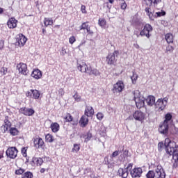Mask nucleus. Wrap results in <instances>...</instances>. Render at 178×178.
Wrapping results in <instances>:
<instances>
[{
	"mask_svg": "<svg viewBox=\"0 0 178 178\" xmlns=\"http://www.w3.org/2000/svg\"><path fill=\"white\" fill-rule=\"evenodd\" d=\"M133 169V163H129L125 165V168H120L118 170V175L121 176L122 178H127L129 176V170H131Z\"/></svg>",
	"mask_w": 178,
	"mask_h": 178,
	"instance_id": "39448f33",
	"label": "nucleus"
},
{
	"mask_svg": "<svg viewBox=\"0 0 178 178\" xmlns=\"http://www.w3.org/2000/svg\"><path fill=\"white\" fill-rule=\"evenodd\" d=\"M126 8H127V4L124 1H122V2L121 3V9L124 10L126 9Z\"/></svg>",
	"mask_w": 178,
	"mask_h": 178,
	"instance_id": "5fc2aeb1",
	"label": "nucleus"
},
{
	"mask_svg": "<svg viewBox=\"0 0 178 178\" xmlns=\"http://www.w3.org/2000/svg\"><path fill=\"white\" fill-rule=\"evenodd\" d=\"M33 162L37 165V166H41L44 162L41 158H34L33 159Z\"/></svg>",
	"mask_w": 178,
	"mask_h": 178,
	"instance_id": "bb28decb",
	"label": "nucleus"
},
{
	"mask_svg": "<svg viewBox=\"0 0 178 178\" xmlns=\"http://www.w3.org/2000/svg\"><path fill=\"white\" fill-rule=\"evenodd\" d=\"M165 40L168 44H172V42H173V35L170 33H167L165 35Z\"/></svg>",
	"mask_w": 178,
	"mask_h": 178,
	"instance_id": "c85d7f7f",
	"label": "nucleus"
},
{
	"mask_svg": "<svg viewBox=\"0 0 178 178\" xmlns=\"http://www.w3.org/2000/svg\"><path fill=\"white\" fill-rule=\"evenodd\" d=\"M81 127H86L88 124V116L83 115L79 121Z\"/></svg>",
	"mask_w": 178,
	"mask_h": 178,
	"instance_id": "4be33fe9",
	"label": "nucleus"
},
{
	"mask_svg": "<svg viewBox=\"0 0 178 178\" xmlns=\"http://www.w3.org/2000/svg\"><path fill=\"white\" fill-rule=\"evenodd\" d=\"M130 173L132 178H140L143 175V169L141 168H135L131 170Z\"/></svg>",
	"mask_w": 178,
	"mask_h": 178,
	"instance_id": "2eb2a0df",
	"label": "nucleus"
},
{
	"mask_svg": "<svg viewBox=\"0 0 178 178\" xmlns=\"http://www.w3.org/2000/svg\"><path fill=\"white\" fill-rule=\"evenodd\" d=\"M168 105V97L159 99L154 104V109L156 112H162Z\"/></svg>",
	"mask_w": 178,
	"mask_h": 178,
	"instance_id": "20e7f679",
	"label": "nucleus"
},
{
	"mask_svg": "<svg viewBox=\"0 0 178 178\" xmlns=\"http://www.w3.org/2000/svg\"><path fill=\"white\" fill-rule=\"evenodd\" d=\"M24 172H26L25 169H23L22 168H19V169L15 170V175H17L18 176H19L20 175H22V176H23Z\"/></svg>",
	"mask_w": 178,
	"mask_h": 178,
	"instance_id": "58836bf2",
	"label": "nucleus"
},
{
	"mask_svg": "<svg viewBox=\"0 0 178 178\" xmlns=\"http://www.w3.org/2000/svg\"><path fill=\"white\" fill-rule=\"evenodd\" d=\"M3 12V9H2V8H0V14L2 13Z\"/></svg>",
	"mask_w": 178,
	"mask_h": 178,
	"instance_id": "69168bd1",
	"label": "nucleus"
},
{
	"mask_svg": "<svg viewBox=\"0 0 178 178\" xmlns=\"http://www.w3.org/2000/svg\"><path fill=\"white\" fill-rule=\"evenodd\" d=\"M133 94L136 107L139 109L140 108H143L145 105V98L141 95L140 90H134Z\"/></svg>",
	"mask_w": 178,
	"mask_h": 178,
	"instance_id": "7ed1b4c3",
	"label": "nucleus"
},
{
	"mask_svg": "<svg viewBox=\"0 0 178 178\" xmlns=\"http://www.w3.org/2000/svg\"><path fill=\"white\" fill-rule=\"evenodd\" d=\"M6 154L8 158H10V159H15V158L17 156V149H16L15 147H9L6 150Z\"/></svg>",
	"mask_w": 178,
	"mask_h": 178,
	"instance_id": "9b49d317",
	"label": "nucleus"
},
{
	"mask_svg": "<svg viewBox=\"0 0 178 178\" xmlns=\"http://www.w3.org/2000/svg\"><path fill=\"white\" fill-rule=\"evenodd\" d=\"M146 103L149 106H153V105L155 106V97L154 96H148L146 99Z\"/></svg>",
	"mask_w": 178,
	"mask_h": 178,
	"instance_id": "b1692460",
	"label": "nucleus"
},
{
	"mask_svg": "<svg viewBox=\"0 0 178 178\" xmlns=\"http://www.w3.org/2000/svg\"><path fill=\"white\" fill-rule=\"evenodd\" d=\"M81 138H85V142L88 143V141H90V140H91V138H92V134L90 132H88L86 135L85 136H81Z\"/></svg>",
	"mask_w": 178,
	"mask_h": 178,
	"instance_id": "7c9ffc66",
	"label": "nucleus"
},
{
	"mask_svg": "<svg viewBox=\"0 0 178 178\" xmlns=\"http://www.w3.org/2000/svg\"><path fill=\"white\" fill-rule=\"evenodd\" d=\"M99 132L100 136H105V134H106V128H105L104 125H102L100 127Z\"/></svg>",
	"mask_w": 178,
	"mask_h": 178,
	"instance_id": "e433bc0d",
	"label": "nucleus"
},
{
	"mask_svg": "<svg viewBox=\"0 0 178 178\" xmlns=\"http://www.w3.org/2000/svg\"><path fill=\"white\" fill-rule=\"evenodd\" d=\"M26 42L27 38L23 34L20 33L18 35H17L15 42L16 45H18L19 47H24V44H26Z\"/></svg>",
	"mask_w": 178,
	"mask_h": 178,
	"instance_id": "ddd939ff",
	"label": "nucleus"
},
{
	"mask_svg": "<svg viewBox=\"0 0 178 178\" xmlns=\"http://www.w3.org/2000/svg\"><path fill=\"white\" fill-rule=\"evenodd\" d=\"M83 44H86V41L81 42L79 44V47H81V45H83Z\"/></svg>",
	"mask_w": 178,
	"mask_h": 178,
	"instance_id": "e2e57ef3",
	"label": "nucleus"
},
{
	"mask_svg": "<svg viewBox=\"0 0 178 178\" xmlns=\"http://www.w3.org/2000/svg\"><path fill=\"white\" fill-rule=\"evenodd\" d=\"M45 172V169L44 168H42L40 170V173H44Z\"/></svg>",
	"mask_w": 178,
	"mask_h": 178,
	"instance_id": "0e129e2a",
	"label": "nucleus"
},
{
	"mask_svg": "<svg viewBox=\"0 0 178 178\" xmlns=\"http://www.w3.org/2000/svg\"><path fill=\"white\" fill-rule=\"evenodd\" d=\"M119 55L118 51H115L113 53L109 54L106 57V62L108 65H115L116 62V56Z\"/></svg>",
	"mask_w": 178,
	"mask_h": 178,
	"instance_id": "1a4fd4ad",
	"label": "nucleus"
},
{
	"mask_svg": "<svg viewBox=\"0 0 178 178\" xmlns=\"http://www.w3.org/2000/svg\"><path fill=\"white\" fill-rule=\"evenodd\" d=\"M22 178H33V173L31 172H26L22 175Z\"/></svg>",
	"mask_w": 178,
	"mask_h": 178,
	"instance_id": "a18cd8bd",
	"label": "nucleus"
},
{
	"mask_svg": "<svg viewBox=\"0 0 178 178\" xmlns=\"http://www.w3.org/2000/svg\"><path fill=\"white\" fill-rule=\"evenodd\" d=\"M145 12L147 13V15L149 16V19H151V20H154V14L152 13V12H151V8L148 7L146 8Z\"/></svg>",
	"mask_w": 178,
	"mask_h": 178,
	"instance_id": "72a5a7b5",
	"label": "nucleus"
},
{
	"mask_svg": "<svg viewBox=\"0 0 178 178\" xmlns=\"http://www.w3.org/2000/svg\"><path fill=\"white\" fill-rule=\"evenodd\" d=\"M108 2H110V3H113V0H108Z\"/></svg>",
	"mask_w": 178,
	"mask_h": 178,
	"instance_id": "338daca9",
	"label": "nucleus"
},
{
	"mask_svg": "<svg viewBox=\"0 0 178 178\" xmlns=\"http://www.w3.org/2000/svg\"><path fill=\"white\" fill-rule=\"evenodd\" d=\"M132 22L134 23V24H135L136 26H140V24H141V21L140 20V19H138L137 17V16H134L132 20Z\"/></svg>",
	"mask_w": 178,
	"mask_h": 178,
	"instance_id": "f704fd0d",
	"label": "nucleus"
},
{
	"mask_svg": "<svg viewBox=\"0 0 178 178\" xmlns=\"http://www.w3.org/2000/svg\"><path fill=\"white\" fill-rule=\"evenodd\" d=\"M32 91H33V90H31L30 91L26 92V97H31V95H33Z\"/></svg>",
	"mask_w": 178,
	"mask_h": 178,
	"instance_id": "bf43d9fd",
	"label": "nucleus"
},
{
	"mask_svg": "<svg viewBox=\"0 0 178 178\" xmlns=\"http://www.w3.org/2000/svg\"><path fill=\"white\" fill-rule=\"evenodd\" d=\"M94 115V108L91 106H87L85 109V115L91 118Z\"/></svg>",
	"mask_w": 178,
	"mask_h": 178,
	"instance_id": "5701e85b",
	"label": "nucleus"
},
{
	"mask_svg": "<svg viewBox=\"0 0 178 178\" xmlns=\"http://www.w3.org/2000/svg\"><path fill=\"white\" fill-rule=\"evenodd\" d=\"M7 26L9 29H16L17 27V20L13 17L10 18L7 22Z\"/></svg>",
	"mask_w": 178,
	"mask_h": 178,
	"instance_id": "aec40b11",
	"label": "nucleus"
},
{
	"mask_svg": "<svg viewBox=\"0 0 178 178\" xmlns=\"http://www.w3.org/2000/svg\"><path fill=\"white\" fill-rule=\"evenodd\" d=\"M32 95L35 99L40 98V92L37 90H32Z\"/></svg>",
	"mask_w": 178,
	"mask_h": 178,
	"instance_id": "473e14b6",
	"label": "nucleus"
},
{
	"mask_svg": "<svg viewBox=\"0 0 178 178\" xmlns=\"http://www.w3.org/2000/svg\"><path fill=\"white\" fill-rule=\"evenodd\" d=\"M137 79H138V74L133 72V75L131 76L132 84H136V83H137Z\"/></svg>",
	"mask_w": 178,
	"mask_h": 178,
	"instance_id": "c9c22d12",
	"label": "nucleus"
},
{
	"mask_svg": "<svg viewBox=\"0 0 178 178\" xmlns=\"http://www.w3.org/2000/svg\"><path fill=\"white\" fill-rule=\"evenodd\" d=\"M50 127L53 133H58V131H59L60 126L58 122L51 123Z\"/></svg>",
	"mask_w": 178,
	"mask_h": 178,
	"instance_id": "393cba45",
	"label": "nucleus"
},
{
	"mask_svg": "<svg viewBox=\"0 0 178 178\" xmlns=\"http://www.w3.org/2000/svg\"><path fill=\"white\" fill-rule=\"evenodd\" d=\"M147 178H165L166 177V174L165 170L162 168V166L158 165L156 169V172L152 170H149L146 175Z\"/></svg>",
	"mask_w": 178,
	"mask_h": 178,
	"instance_id": "f03ea898",
	"label": "nucleus"
},
{
	"mask_svg": "<svg viewBox=\"0 0 178 178\" xmlns=\"http://www.w3.org/2000/svg\"><path fill=\"white\" fill-rule=\"evenodd\" d=\"M10 131V134H11V136H17V134H19V130H17V129L15 128V127H11L9 130Z\"/></svg>",
	"mask_w": 178,
	"mask_h": 178,
	"instance_id": "2f4dec72",
	"label": "nucleus"
},
{
	"mask_svg": "<svg viewBox=\"0 0 178 178\" xmlns=\"http://www.w3.org/2000/svg\"><path fill=\"white\" fill-rule=\"evenodd\" d=\"M45 139H46V141L47 143H53V141H54V136H52V135L48 134L46 135Z\"/></svg>",
	"mask_w": 178,
	"mask_h": 178,
	"instance_id": "4c0bfd02",
	"label": "nucleus"
},
{
	"mask_svg": "<svg viewBox=\"0 0 178 178\" xmlns=\"http://www.w3.org/2000/svg\"><path fill=\"white\" fill-rule=\"evenodd\" d=\"M76 67L81 73H88V70L91 67H88L87 64L83 61H77Z\"/></svg>",
	"mask_w": 178,
	"mask_h": 178,
	"instance_id": "9d476101",
	"label": "nucleus"
},
{
	"mask_svg": "<svg viewBox=\"0 0 178 178\" xmlns=\"http://www.w3.org/2000/svg\"><path fill=\"white\" fill-rule=\"evenodd\" d=\"M88 74H93L94 76H99V71L97 70V69H91L89 68V70H88Z\"/></svg>",
	"mask_w": 178,
	"mask_h": 178,
	"instance_id": "a878e982",
	"label": "nucleus"
},
{
	"mask_svg": "<svg viewBox=\"0 0 178 178\" xmlns=\"http://www.w3.org/2000/svg\"><path fill=\"white\" fill-rule=\"evenodd\" d=\"M97 118L99 120H102V119H104V114H102V113H98L97 114Z\"/></svg>",
	"mask_w": 178,
	"mask_h": 178,
	"instance_id": "864d4df0",
	"label": "nucleus"
},
{
	"mask_svg": "<svg viewBox=\"0 0 178 178\" xmlns=\"http://www.w3.org/2000/svg\"><path fill=\"white\" fill-rule=\"evenodd\" d=\"M12 123L9 122L8 118L6 117L4 120V124L1 127V131L6 133L9 129H10Z\"/></svg>",
	"mask_w": 178,
	"mask_h": 178,
	"instance_id": "f3484780",
	"label": "nucleus"
},
{
	"mask_svg": "<svg viewBox=\"0 0 178 178\" xmlns=\"http://www.w3.org/2000/svg\"><path fill=\"white\" fill-rule=\"evenodd\" d=\"M69 42L70 44H74V42H76V37L74 36H71L69 38Z\"/></svg>",
	"mask_w": 178,
	"mask_h": 178,
	"instance_id": "3c124183",
	"label": "nucleus"
},
{
	"mask_svg": "<svg viewBox=\"0 0 178 178\" xmlns=\"http://www.w3.org/2000/svg\"><path fill=\"white\" fill-rule=\"evenodd\" d=\"M106 22L105 21V19H99V26H101V27H104V26H105Z\"/></svg>",
	"mask_w": 178,
	"mask_h": 178,
	"instance_id": "8fccbe9b",
	"label": "nucleus"
},
{
	"mask_svg": "<svg viewBox=\"0 0 178 178\" xmlns=\"http://www.w3.org/2000/svg\"><path fill=\"white\" fill-rule=\"evenodd\" d=\"M44 24L46 27H48V26H52V24H54V21L51 18H44Z\"/></svg>",
	"mask_w": 178,
	"mask_h": 178,
	"instance_id": "cd10ccee",
	"label": "nucleus"
},
{
	"mask_svg": "<svg viewBox=\"0 0 178 178\" xmlns=\"http://www.w3.org/2000/svg\"><path fill=\"white\" fill-rule=\"evenodd\" d=\"M129 156V150H124L122 154L120 155V161H124Z\"/></svg>",
	"mask_w": 178,
	"mask_h": 178,
	"instance_id": "c756f323",
	"label": "nucleus"
},
{
	"mask_svg": "<svg viewBox=\"0 0 178 178\" xmlns=\"http://www.w3.org/2000/svg\"><path fill=\"white\" fill-rule=\"evenodd\" d=\"M164 146L165 147L167 154L172 155V159L175 161V162H177L178 161V146L176 145V143L172 141L170 138H166L164 144L162 142L159 143V151H162Z\"/></svg>",
	"mask_w": 178,
	"mask_h": 178,
	"instance_id": "f257e3e1",
	"label": "nucleus"
},
{
	"mask_svg": "<svg viewBox=\"0 0 178 178\" xmlns=\"http://www.w3.org/2000/svg\"><path fill=\"white\" fill-rule=\"evenodd\" d=\"M31 77H33V79H35L36 80H38L42 77V72L38 69L34 70L31 73Z\"/></svg>",
	"mask_w": 178,
	"mask_h": 178,
	"instance_id": "412c9836",
	"label": "nucleus"
},
{
	"mask_svg": "<svg viewBox=\"0 0 178 178\" xmlns=\"http://www.w3.org/2000/svg\"><path fill=\"white\" fill-rule=\"evenodd\" d=\"M119 154H120V152L119 151H115L113 152V154L111 156V158H116V156H118V155H119Z\"/></svg>",
	"mask_w": 178,
	"mask_h": 178,
	"instance_id": "603ef678",
	"label": "nucleus"
},
{
	"mask_svg": "<svg viewBox=\"0 0 178 178\" xmlns=\"http://www.w3.org/2000/svg\"><path fill=\"white\" fill-rule=\"evenodd\" d=\"M79 151H80V145L74 144L72 152H79Z\"/></svg>",
	"mask_w": 178,
	"mask_h": 178,
	"instance_id": "c03bdc74",
	"label": "nucleus"
},
{
	"mask_svg": "<svg viewBox=\"0 0 178 178\" xmlns=\"http://www.w3.org/2000/svg\"><path fill=\"white\" fill-rule=\"evenodd\" d=\"M133 118H134V115H131V116H129V117L127 118V120H133Z\"/></svg>",
	"mask_w": 178,
	"mask_h": 178,
	"instance_id": "680f3d73",
	"label": "nucleus"
},
{
	"mask_svg": "<svg viewBox=\"0 0 178 178\" xmlns=\"http://www.w3.org/2000/svg\"><path fill=\"white\" fill-rule=\"evenodd\" d=\"M124 90V83L122 81H118L116 83L113 85V92H122Z\"/></svg>",
	"mask_w": 178,
	"mask_h": 178,
	"instance_id": "f8f14e48",
	"label": "nucleus"
},
{
	"mask_svg": "<svg viewBox=\"0 0 178 178\" xmlns=\"http://www.w3.org/2000/svg\"><path fill=\"white\" fill-rule=\"evenodd\" d=\"M81 12L82 13H87V10H86V6L82 5L81 7Z\"/></svg>",
	"mask_w": 178,
	"mask_h": 178,
	"instance_id": "6e6d98bb",
	"label": "nucleus"
},
{
	"mask_svg": "<svg viewBox=\"0 0 178 178\" xmlns=\"http://www.w3.org/2000/svg\"><path fill=\"white\" fill-rule=\"evenodd\" d=\"M33 144L35 148H42L44 147V140L41 138H36L33 140Z\"/></svg>",
	"mask_w": 178,
	"mask_h": 178,
	"instance_id": "6ab92c4d",
	"label": "nucleus"
},
{
	"mask_svg": "<svg viewBox=\"0 0 178 178\" xmlns=\"http://www.w3.org/2000/svg\"><path fill=\"white\" fill-rule=\"evenodd\" d=\"M145 2L147 6H151V5H153L155 9L159 10L163 8L162 0H145Z\"/></svg>",
	"mask_w": 178,
	"mask_h": 178,
	"instance_id": "423d86ee",
	"label": "nucleus"
},
{
	"mask_svg": "<svg viewBox=\"0 0 178 178\" xmlns=\"http://www.w3.org/2000/svg\"><path fill=\"white\" fill-rule=\"evenodd\" d=\"M159 131L161 134L165 136V137H168L169 138V124L166 122H163L161 124H160L159 128Z\"/></svg>",
	"mask_w": 178,
	"mask_h": 178,
	"instance_id": "0eeeda50",
	"label": "nucleus"
},
{
	"mask_svg": "<svg viewBox=\"0 0 178 178\" xmlns=\"http://www.w3.org/2000/svg\"><path fill=\"white\" fill-rule=\"evenodd\" d=\"M134 118L138 122H143V120L145 119V113H143L141 111H136L134 113Z\"/></svg>",
	"mask_w": 178,
	"mask_h": 178,
	"instance_id": "dca6fc26",
	"label": "nucleus"
},
{
	"mask_svg": "<svg viewBox=\"0 0 178 178\" xmlns=\"http://www.w3.org/2000/svg\"><path fill=\"white\" fill-rule=\"evenodd\" d=\"M172 120V115L170 113H168L165 115L164 122H166L168 124H169V122Z\"/></svg>",
	"mask_w": 178,
	"mask_h": 178,
	"instance_id": "37998d69",
	"label": "nucleus"
},
{
	"mask_svg": "<svg viewBox=\"0 0 178 178\" xmlns=\"http://www.w3.org/2000/svg\"><path fill=\"white\" fill-rule=\"evenodd\" d=\"M165 52L167 54H172V52H173V47L172 46L167 47Z\"/></svg>",
	"mask_w": 178,
	"mask_h": 178,
	"instance_id": "09e8293b",
	"label": "nucleus"
},
{
	"mask_svg": "<svg viewBox=\"0 0 178 178\" xmlns=\"http://www.w3.org/2000/svg\"><path fill=\"white\" fill-rule=\"evenodd\" d=\"M63 119L65 120V122H72L73 120V117L72 115H70V113H67L63 117Z\"/></svg>",
	"mask_w": 178,
	"mask_h": 178,
	"instance_id": "ea45409f",
	"label": "nucleus"
},
{
	"mask_svg": "<svg viewBox=\"0 0 178 178\" xmlns=\"http://www.w3.org/2000/svg\"><path fill=\"white\" fill-rule=\"evenodd\" d=\"M60 55H62L63 56L66 55V50L65 49V48H62L61 52H60Z\"/></svg>",
	"mask_w": 178,
	"mask_h": 178,
	"instance_id": "4d7b16f0",
	"label": "nucleus"
},
{
	"mask_svg": "<svg viewBox=\"0 0 178 178\" xmlns=\"http://www.w3.org/2000/svg\"><path fill=\"white\" fill-rule=\"evenodd\" d=\"M175 133H178V129L177 128H175Z\"/></svg>",
	"mask_w": 178,
	"mask_h": 178,
	"instance_id": "774afa93",
	"label": "nucleus"
},
{
	"mask_svg": "<svg viewBox=\"0 0 178 178\" xmlns=\"http://www.w3.org/2000/svg\"><path fill=\"white\" fill-rule=\"evenodd\" d=\"M86 31H87V33H88V34H94V32L90 29V26H88V29H86Z\"/></svg>",
	"mask_w": 178,
	"mask_h": 178,
	"instance_id": "13d9d810",
	"label": "nucleus"
},
{
	"mask_svg": "<svg viewBox=\"0 0 178 178\" xmlns=\"http://www.w3.org/2000/svg\"><path fill=\"white\" fill-rule=\"evenodd\" d=\"M73 98L74 99H75V101L76 102H81V96H80V95H78L77 92H76L74 95H73Z\"/></svg>",
	"mask_w": 178,
	"mask_h": 178,
	"instance_id": "79ce46f5",
	"label": "nucleus"
},
{
	"mask_svg": "<svg viewBox=\"0 0 178 178\" xmlns=\"http://www.w3.org/2000/svg\"><path fill=\"white\" fill-rule=\"evenodd\" d=\"M8 73V68L3 67L0 68V76H5Z\"/></svg>",
	"mask_w": 178,
	"mask_h": 178,
	"instance_id": "a19ab883",
	"label": "nucleus"
},
{
	"mask_svg": "<svg viewBox=\"0 0 178 178\" xmlns=\"http://www.w3.org/2000/svg\"><path fill=\"white\" fill-rule=\"evenodd\" d=\"M3 40H0V49H2V48H3Z\"/></svg>",
	"mask_w": 178,
	"mask_h": 178,
	"instance_id": "052dcab7",
	"label": "nucleus"
},
{
	"mask_svg": "<svg viewBox=\"0 0 178 178\" xmlns=\"http://www.w3.org/2000/svg\"><path fill=\"white\" fill-rule=\"evenodd\" d=\"M152 31V26L149 24H146L144 26V28L142 31L140 32V35L141 37H147V38H149L151 37V33Z\"/></svg>",
	"mask_w": 178,
	"mask_h": 178,
	"instance_id": "6e6552de",
	"label": "nucleus"
},
{
	"mask_svg": "<svg viewBox=\"0 0 178 178\" xmlns=\"http://www.w3.org/2000/svg\"><path fill=\"white\" fill-rule=\"evenodd\" d=\"M19 112L23 115H25V116H33V113H35L34 109L26 107L20 108Z\"/></svg>",
	"mask_w": 178,
	"mask_h": 178,
	"instance_id": "a211bd4d",
	"label": "nucleus"
},
{
	"mask_svg": "<svg viewBox=\"0 0 178 178\" xmlns=\"http://www.w3.org/2000/svg\"><path fill=\"white\" fill-rule=\"evenodd\" d=\"M156 15L157 17H161V16H165L166 15V12H165L163 10H161V11L156 12Z\"/></svg>",
	"mask_w": 178,
	"mask_h": 178,
	"instance_id": "49530a36",
	"label": "nucleus"
},
{
	"mask_svg": "<svg viewBox=\"0 0 178 178\" xmlns=\"http://www.w3.org/2000/svg\"><path fill=\"white\" fill-rule=\"evenodd\" d=\"M17 69L19 72V73H21V74H23L24 76H27L29 74V70H27V65L20 63L17 65Z\"/></svg>",
	"mask_w": 178,
	"mask_h": 178,
	"instance_id": "4468645a",
	"label": "nucleus"
},
{
	"mask_svg": "<svg viewBox=\"0 0 178 178\" xmlns=\"http://www.w3.org/2000/svg\"><path fill=\"white\" fill-rule=\"evenodd\" d=\"M90 26L86 22H83L80 26V30H86Z\"/></svg>",
	"mask_w": 178,
	"mask_h": 178,
	"instance_id": "de8ad7c7",
	"label": "nucleus"
}]
</instances>
